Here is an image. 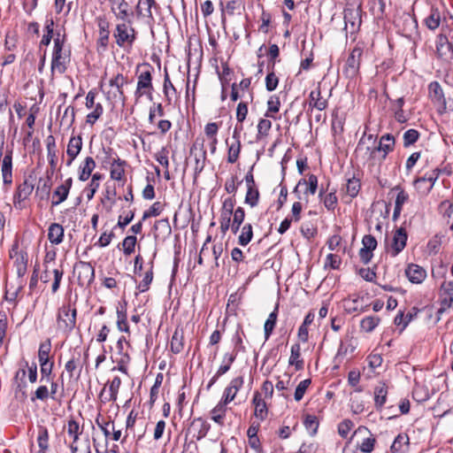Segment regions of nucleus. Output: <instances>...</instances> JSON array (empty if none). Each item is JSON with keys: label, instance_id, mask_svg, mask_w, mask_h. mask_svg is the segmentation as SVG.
Instances as JSON below:
<instances>
[{"label": "nucleus", "instance_id": "obj_7", "mask_svg": "<svg viewBox=\"0 0 453 453\" xmlns=\"http://www.w3.org/2000/svg\"><path fill=\"white\" fill-rule=\"evenodd\" d=\"M73 273L81 287H88L95 280V268L89 262H77L73 266Z\"/></svg>", "mask_w": 453, "mask_h": 453}, {"label": "nucleus", "instance_id": "obj_53", "mask_svg": "<svg viewBox=\"0 0 453 453\" xmlns=\"http://www.w3.org/2000/svg\"><path fill=\"white\" fill-rule=\"evenodd\" d=\"M50 350H51V342L50 339H47L45 342H42L39 346V349H38L39 363L50 362L49 355H50Z\"/></svg>", "mask_w": 453, "mask_h": 453}, {"label": "nucleus", "instance_id": "obj_32", "mask_svg": "<svg viewBox=\"0 0 453 453\" xmlns=\"http://www.w3.org/2000/svg\"><path fill=\"white\" fill-rule=\"evenodd\" d=\"M288 365H294L296 371L303 369L304 362L301 358V346L299 343H295L291 346Z\"/></svg>", "mask_w": 453, "mask_h": 453}, {"label": "nucleus", "instance_id": "obj_41", "mask_svg": "<svg viewBox=\"0 0 453 453\" xmlns=\"http://www.w3.org/2000/svg\"><path fill=\"white\" fill-rule=\"evenodd\" d=\"M156 5L155 0H139L136 5L137 16L152 18L151 8Z\"/></svg>", "mask_w": 453, "mask_h": 453}, {"label": "nucleus", "instance_id": "obj_6", "mask_svg": "<svg viewBox=\"0 0 453 453\" xmlns=\"http://www.w3.org/2000/svg\"><path fill=\"white\" fill-rule=\"evenodd\" d=\"M397 27L402 35L416 43L420 39L416 18L410 13H403L397 20Z\"/></svg>", "mask_w": 453, "mask_h": 453}, {"label": "nucleus", "instance_id": "obj_38", "mask_svg": "<svg viewBox=\"0 0 453 453\" xmlns=\"http://www.w3.org/2000/svg\"><path fill=\"white\" fill-rule=\"evenodd\" d=\"M278 311H279V304H276V306L274 307V310L269 314L267 319L265 322L264 332H265V341H267L270 338V336L273 334V331L274 330V327L277 323Z\"/></svg>", "mask_w": 453, "mask_h": 453}, {"label": "nucleus", "instance_id": "obj_36", "mask_svg": "<svg viewBox=\"0 0 453 453\" xmlns=\"http://www.w3.org/2000/svg\"><path fill=\"white\" fill-rule=\"evenodd\" d=\"M307 177V179H300L298 181V186L306 187L303 192L305 196L315 195L319 187L318 177L313 173L308 174Z\"/></svg>", "mask_w": 453, "mask_h": 453}, {"label": "nucleus", "instance_id": "obj_4", "mask_svg": "<svg viewBox=\"0 0 453 453\" xmlns=\"http://www.w3.org/2000/svg\"><path fill=\"white\" fill-rule=\"evenodd\" d=\"M136 71L139 72V74L134 96L138 100L142 97V92L148 89L154 90L152 83L154 67L150 64L144 62L137 65Z\"/></svg>", "mask_w": 453, "mask_h": 453}, {"label": "nucleus", "instance_id": "obj_9", "mask_svg": "<svg viewBox=\"0 0 453 453\" xmlns=\"http://www.w3.org/2000/svg\"><path fill=\"white\" fill-rule=\"evenodd\" d=\"M236 200L234 196L226 198L222 203L220 209L219 224L220 232L225 235L230 228L232 222L233 210L234 209Z\"/></svg>", "mask_w": 453, "mask_h": 453}, {"label": "nucleus", "instance_id": "obj_18", "mask_svg": "<svg viewBox=\"0 0 453 453\" xmlns=\"http://www.w3.org/2000/svg\"><path fill=\"white\" fill-rule=\"evenodd\" d=\"M436 53L438 58L449 62L453 60V50L446 36H439L436 42Z\"/></svg>", "mask_w": 453, "mask_h": 453}, {"label": "nucleus", "instance_id": "obj_50", "mask_svg": "<svg viewBox=\"0 0 453 453\" xmlns=\"http://www.w3.org/2000/svg\"><path fill=\"white\" fill-rule=\"evenodd\" d=\"M280 101L278 96H271L267 102V110L265 113V118L276 119L274 113L280 111Z\"/></svg>", "mask_w": 453, "mask_h": 453}, {"label": "nucleus", "instance_id": "obj_39", "mask_svg": "<svg viewBox=\"0 0 453 453\" xmlns=\"http://www.w3.org/2000/svg\"><path fill=\"white\" fill-rule=\"evenodd\" d=\"M171 351L179 354L184 349V335L183 331L176 329L172 336L170 342Z\"/></svg>", "mask_w": 453, "mask_h": 453}, {"label": "nucleus", "instance_id": "obj_1", "mask_svg": "<svg viewBox=\"0 0 453 453\" xmlns=\"http://www.w3.org/2000/svg\"><path fill=\"white\" fill-rule=\"evenodd\" d=\"M71 47L66 45L65 35L57 32L50 63L51 73L64 74L71 63Z\"/></svg>", "mask_w": 453, "mask_h": 453}, {"label": "nucleus", "instance_id": "obj_26", "mask_svg": "<svg viewBox=\"0 0 453 453\" xmlns=\"http://www.w3.org/2000/svg\"><path fill=\"white\" fill-rule=\"evenodd\" d=\"M197 147L196 144H194L190 148V154L195 156V175L199 174L202 173L205 166V160H206V151L203 149V144H201V148L199 149V151L196 152Z\"/></svg>", "mask_w": 453, "mask_h": 453}, {"label": "nucleus", "instance_id": "obj_12", "mask_svg": "<svg viewBox=\"0 0 453 453\" xmlns=\"http://www.w3.org/2000/svg\"><path fill=\"white\" fill-rule=\"evenodd\" d=\"M12 155L13 150L7 149L2 159L1 173L3 182L7 187H10L12 183Z\"/></svg>", "mask_w": 453, "mask_h": 453}, {"label": "nucleus", "instance_id": "obj_8", "mask_svg": "<svg viewBox=\"0 0 453 453\" xmlns=\"http://www.w3.org/2000/svg\"><path fill=\"white\" fill-rule=\"evenodd\" d=\"M113 36L117 45L120 48L132 47L136 38L134 29L125 22L116 26Z\"/></svg>", "mask_w": 453, "mask_h": 453}, {"label": "nucleus", "instance_id": "obj_54", "mask_svg": "<svg viewBox=\"0 0 453 453\" xmlns=\"http://www.w3.org/2000/svg\"><path fill=\"white\" fill-rule=\"evenodd\" d=\"M361 188L360 180L355 177L348 179L346 184V193L351 197H356Z\"/></svg>", "mask_w": 453, "mask_h": 453}, {"label": "nucleus", "instance_id": "obj_15", "mask_svg": "<svg viewBox=\"0 0 453 453\" xmlns=\"http://www.w3.org/2000/svg\"><path fill=\"white\" fill-rule=\"evenodd\" d=\"M73 185V179H66L61 185L58 186L52 195V206H58L66 200Z\"/></svg>", "mask_w": 453, "mask_h": 453}, {"label": "nucleus", "instance_id": "obj_10", "mask_svg": "<svg viewBox=\"0 0 453 453\" xmlns=\"http://www.w3.org/2000/svg\"><path fill=\"white\" fill-rule=\"evenodd\" d=\"M408 234L403 226L397 228L392 237L391 243L387 247V252L391 257H396L406 247Z\"/></svg>", "mask_w": 453, "mask_h": 453}, {"label": "nucleus", "instance_id": "obj_3", "mask_svg": "<svg viewBox=\"0 0 453 453\" xmlns=\"http://www.w3.org/2000/svg\"><path fill=\"white\" fill-rule=\"evenodd\" d=\"M56 322L59 331L66 334H71L75 328L77 322L75 304H72L70 301L64 303L58 310Z\"/></svg>", "mask_w": 453, "mask_h": 453}, {"label": "nucleus", "instance_id": "obj_51", "mask_svg": "<svg viewBox=\"0 0 453 453\" xmlns=\"http://www.w3.org/2000/svg\"><path fill=\"white\" fill-rule=\"evenodd\" d=\"M236 358V353H225L222 365L218 369V375H223L230 370L232 364Z\"/></svg>", "mask_w": 453, "mask_h": 453}, {"label": "nucleus", "instance_id": "obj_2", "mask_svg": "<svg viewBox=\"0 0 453 453\" xmlns=\"http://www.w3.org/2000/svg\"><path fill=\"white\" fill-rule=\"evenodd\" d=\"M8 255L12 263V267L16 271L18 280H24L23 278L27 272L29 256L27 247L23 245V240L18 235H15Z\"/></svg>", "mask_w": 453, "mask_h": 453}, {"label": "nucleus", "instance_id": "obj_11", "mask_svg": "<svg viewBox=\"0 0 453 453\" xmlns=\"http://www.w3.org/2000/svg\"><path fill=\"white\" fill-rule=\"evenodd\" d=\"M361 8L360 5L357 8L354 7H346L344 9V21H345V28L350 29V33H355L358 30L361 25Z\"/></svg>", "mask_w": 453, "mask_h": 453}, {"label": "nucleus", "instance_id": "obj_64", "mask_svg": "<svg viewBox=\"0 0 453 453\" xmlns=\"http://www.w3.org/2000/svg\"><path fill=\"white\" fill-rule=\"evenodd\" d=\"M439 212L444 218L449 219L453 214V203L444 200L439 204Z\"/></svg>", "mask_w": 453, "mask_h": 453}, {"label": "nucleus", "instance_id": "obj_37", "mask_svg": "<svg viewBox=\"0 0 453 453\" xmlns=\"http://www.w3.org/2000/svg\"><path fill=\"white\" fill-rule=\"evenodd\" d=\"M163 93L167 104L170 105L172 104L173 96L177 95V90L170 80L166 68H165Z\"/></svg>", "mask_w": 453, "mask_h": 453}, {"label": "nucleus", "instance_id": "obj_17", "mask_svg": "<svg viewBox=\"0 0 453 453\" xmlns=\"http://www.w3.org/2000/svg\"><path fill=\"white\" fill-rule=\"evenodd\" d=\"M34 190V185L25 180L17 188V190L13 196V203L16 208H21V202L25 201L29 197Z\"/></svg>", "mask_w": 453, "mask_h": 453}, {"label": "nucleus", "instance_id": "obj_20", "mask_svg": "<svg viewBox=\"0 0 453 453\" xmlns=\"http://www.w3.org/2000/svg\"><path fill=\"white\" fill-rule=\"evenodd\" d=\"M395 140V137L390 134H383L380 139L379 145L374 148L372 153L382 152L381 157L385 159L388 154L394 150Z\"/></svg>", "mask_w": 453, "mask_h": 453}, {"label": "nucleus", "instance_id": "obj_57", "mask_svg": "<svg viewBox=\"0 0 453 453\" xmlns=\"http://www.w3.org/2000/svg\"><path fill=\"white\" fill-rule=\"evenodd\" d=\"M303 425L305 428L310 432L311 435L313 436L318 432L319 423L316 416L308 414L304 418Z\"/></svg>", "mask_w": 453, "mask_h": 453}, {"label": "nucleus", "instance_id": "obj_16", "mask_svg": "<svg viewBox=\"0 0 453 453\" xmlns=\"http://www.w3.org/2000/svg\"><path fill=\"white\" fill-rule=\"evenodd\" d=\"M441 308L440 311L453 306V280L443 281L440 288Z\"/></svg>", "mask_w": 453, "mask_h": 453}, {"label": "nucleus", "instance_id": "obj_61", "mask_svg": "<svg viewBox=\"0 0 453 453\" xmlns=\"http://www.w3.org/2000/svg\"><path fill=\"white\" fill-rule=\"evenodd\" d=\"M370 10L374 16L381 18L385 12L386 4L384 0H371Z\"/></svg>", "mask_w": 453, "mask_h": 453}, {"label": "nucleus", "instance_id": "obj_24", "mask_svg": "<svg viewBox=\"0 0 453 453\" xmlns=\"http://www.w3.org/2000/svg\"><path fill=\"white\" fill-rule=\"evenodd\" d=\"M233 139L234 142L229 145L227 153V162L230 164L237 162L242 149L241 140H239L238 127H235L234 129Z\"/></svg>", "mask_w": 453, "mask_h": 453}, {"label": "nucleus", "instance_id": "obj_28", "mask_svg": "<svg viewBox=\"0 0 453 453\" xmlns=\"http://www.w3.org/2000/svg\"><path fill=\"white\" fill-rule=\"evenodd\" d=\"M252 403L255 406L254 415L260 420H265L268 414V409L261 394L256 391L253 395Z\"/></svg>", "mask_w": 453, "mask_h": 453}, {"label": "nucleus", "instance_id": "obj_55", "mask_svg": "<svg viewBox=\"0 0 453 453\" xmlns=\"http://www.w3.org/2000/svg\"><path fill=\"white\" fill-rule=\"evenodd\" d=\"M322 203L327 211H334L338 204L336 190L334 189L333 191L325 195L324 199L322 200Z\"/></svg>", "mask_w": 453, "mask_h": 453}, {"label": "nucleus", "instance_id": "obj_48", "mask_svg": "<svg viewBox=\"0 0 453 453\" xmlns=\"http://www.w3.org/2000/svg\"><path fill=\"white\" fill-rule=\"evenodd\" d=\"M442 173V170L440 169V168H434V170H432L431 172L429 173H425L424 176L422 177H419L418 178L415 182H425V181H428L430 183V186L428 188V191H430L435 181L437 180V179L439 178L440 174Z\"/></svg>", "mask_w": 453, "mask_h": 453}, {"label": "nucleus", "instance_id": "obj_31", "mask_svg": "<svg viewBox=\"0 0 453 453\" xmlns=\"http://www.w3.org/2000/svg\"><path fill=\"white\" fill-rule=\"evenodd\" d=\"M96 167V162L91 157H85L84 161L79 167V180L86 181L90 177L93 170Z\"/></svg>", "mask_w": 453, "mask_h": 453}, {"label": "nucleus", "instance_id": "obj_44", "mask_svg": "<svg viewBox=\"0 0 453 453\" xmlns=\"http://www.w3.org/2000/svg\"><path fill=\"white\" fill-rule=\"evenodd\" d=\"M253 238V226L250 223L244 224L241 228V234L238 236V243L241 246H247Z\"/></svg>", "mask_w": 453, "mask_h": 453}, {"label": "nucleus", "instance_id": "obj_5", "mask_svg": "<svg viewBox=\"0 0 453 453\" xmlns=\"http://www.w3.org/2000/svg\"><path fill=\"white\" fill-rule=\"evenodd\" d=\"M364 52L362 43H357L350 51L345 65L343 67V74L349 79H354L359 73L361 59Z\"/></svg>", "mask_w": 453, "mask_h": 453}, {"label": "nucleus", "instance_id": "obj_63", "mask_svg": "<svg viewBox=\"0 0 453 453\" xmlns=\"http://www.w3.org/2000/svg\"><path fill=\"white\" fill-rule=\"evenodd\" d=\"M137 239L134 235H128L125 237L122 242L123 252L125 255L129 256L134 251Z\"/></svg>", "mask_w": 453, "mask_h": 453}, {"label": "nucleus", "instance_id": "obj_13", "mask_svg": "<svg viewBox=\"0 0 453 453\" xmlns=\"http://www.w3.org/2000/svg\"><path fill=\"white\" fill-rule=\"evenodd\" d=\"M127 83V78L125 77L122 73H118L114 77H112L109 81V85L111 88H116V92L108 91L107 92V98L108 99H110L111 97L117 98V96H119V98L123 103H125L127 98H126V95H125L124 90H123V87Z\"/></svg>", "mask_w": 453, "mask_h": 453}, {"label": "nucleus", "instance_id": "obj_19", "mask_svg": "<svg viewBox=\"0 0 453 453\" xmlns=\"http://www.w3.org/2000/svg\"><path fill=\"white\" fill-rule=\"evenodd\" d=\"M127 162L117 157L111 162L110 176L111 180L125 182L126 166Z\"/></svg>", "mask_w": 453, "mask_h": 453}, {"label": "nucleus", "instance_id": "obj_14", "mask_svg": "<svg viewBox=\"0 0 453 453\" xmlns=\"http://www.w3.org/2000/svg\"><path fill=\"white\" fill-rule=\"evenodd\" d=\"M243 383H244V380H243V378L242 376H238V377L234 378L230 381L229 385L225 388L223 395H222L220 401L223 403H226V404H228L232 401H234V399L236 396L237 392L243 386Z\"/></svg>", "mask_w": 453, "mask_h": 453}, {"label": "nucleus", "instance_id": "obj_35", "mask_svg": "<svg viewBox=\"0 0 453 453\" xmlns=\"http://www.w3.org/2000/svg\"><path fill=\"white\" fill-rule=\"evenodd\" d=\"M388 387L381 382L374 388V405L378 411L381 410L387 401Z\"/></svg>", "mask_w": 453, "mask_h": 453}, {"label": "nucleus", "instance_id": "obj_47", "mask_svg": "<svg viewBox=\"0 0 453 453\" xmlns=\"http://www.w3.org/2000/svg\"><path fill=\"white\" fill-rule=\"evenodd\" d=\"M109 397H105L104 402H115L118 398L119 389L121 385V379L119 376H115L109 382Z\"/></svg>", "mask_w": 453, "mask_h": 453}, {"label": "nucleus", "instance_id": "obj_34", "mask_svg": "<svg viewBox=\"0 0 453 453\" xmlns=\"http://www.w3.org/2000/svg\"><path fill=\"white\" fill-rule=\"evenodd\" d=\"M191 426L196 431V434L195 436L197 441L204 438L211 429V425L203 418H194L191 423Z\"/></svg>", "mask_w": 453, "mask_h": 453}, {"label": "nucleus", "instance_id": "obj_58", "mask_svg": "<svg viewBox=\"0 0 453 453\" xmlns=\"http://www.w3.org/2000/svg\"><path fill=\"white\" fill-rule=\"evenodd\" d=\"M103 179V174L96 173L92 175V179L88 184L89 191L87 193V198L92 199L99 188V181Z\"/></svg>", "mask_w": 453, "mask_h": 453}, {"label": "nucleus", "instance_id": "obj_23", "mask_svg": "<svg viewBox=\"0 0 453 453\" xmlns=\"http://www.w3.org/2000/svg\"><path fill=\"white\" fill-rule=\"evenodd\" d=\"M111 11L119 19L128 20L129 16L133 14L129 10V4L125 0H111Z\"/></svg>", "mask_w": 453, "mask_h": 453}, {"label": "nucleus", "instance_id": "obj_22", "mask_svg": "<svg viewBox=\"0 0 453 453\" xmlns=\"http://www.w3.org/2000/svg\"><path fill=\"white\" fill-rule=\"evenodd\" d=\"M327 99L321 96L320 84L317 88L311 91L309 95V106L319 111H324L327 108Z\"/></svg>", "mask_w": 453, "mask_h": 453}, {"label": "nucleus", "instance_id": "obj_21", "mask_svg": "<svg viewBox=\"0 0 453 453\" xmlns=\"http://www.w3.org/2000/svg\"><path fill=\"white\" fill-rule=\"evenodd\" d=\"M428 95L434 104L443 108L446 107V99L443 89L438 81H432L428 85Z\"/></svg>", "mask_w": 453, "mask_h": 453}, {"label": "nucleus", "instance_id": "obj_42", "mask_svg": "<svg viewBox=\"0 0 453 453\" xmlns=\"http://www.w3.org/2000/svg\"><path fill=\"white\" fill-rule=\"evenodd\" d=\"M81 353L77 352L76 355H73V357L68 360L65 365V371L69 374V378H73L74 375V372L79 368L78 377L81 372V365L80 364Z\"/></svg>", "mask_w": 453, "mask_h": 453}, {"label": "nucleus", "instance_id": "obj_56", "mask_svg": "<svg viewBox=\"0 0 453 453\" xmlns=\"http://www.w3.org/2000/svg\"><path fill=\"white\" fill-rule=\"evenodd\" d=\"M420 134L418 130L411 128L404 132L403 135V147L408 148L414 144L419 139Z\"/></svg>", "mask_w": 453, "mask_h": 453}, {"label": "nucleus", "instance_id": "obj_30", "mask_svg": "<svg viewBox=\"0 0 453 453\" xmlns=\"http://www.w3.org/2000/svg\"><path fill=\"white\" fill-rule=\"evenodd\" d=\"M441 20V12L438 7L432 5L429 14L425 19L424 22L426 27L430 30H435L439 27Z\"/></svg>", "mask_w": 453, "mask_h": 453}, {"label": "nucleus", "instance_id": "obj_27", "mask_svg": "<svg viewBox=\"0 0 453 453\" xmlns=\"http://www.w3.org/2000/svg\"><path fill=\"white\" fill-rule=\"evenodd\" d=\"M410 438L407 434L401 433L394 440L390 451L391 453H406L409 451Z\"/></svg>", "mask_w": 453, "mask_h": 453}, {"label": "nucleus", "instance_id": "obj_59", "mask_svg": "<svg viewBox=\"0 0 453 453\" xmlns=\"http://www.w3.org/2000/svg\"><path fill=\"white\" fill-rule=\"evenodd\" d=\"M37 442L40 449L47 450L49 449V432L45 426H40Z\"/></svg>", "mask_w": 453, "mask_h": 453}, {"label": "nucleus", "instance_id": "obj_40", "mask_svg": "<svg viewBox=\"0 0 453 453\" xmlns=\"http://www.w3.org/2000/svg\"><path fill=\"white\" fill-rule=\"evenodd\" d=\"M82 138L81 135L72 136L68 142L66 155L67 157L78 156L82 149Z\"/></svg>", "mask_w": 453, "mask_h": 453}, {"label": "nucleus", "instance_id": "obj_49", "mask_svg": "<svg viewBox=\"0 0 453 453\" xmlns=\"http://www.w3.org/2000/svg\"><path fill=\"white\" fill-rule=\"evenodd\" d=\"M272 128V121L267 119H260L257 124V141H260L269 134Z\"/></svg>", "mask_w": 453, "mask_h": 453}, {"label": "nucleus", "instance_id": "obj_45", "mask_svg": "<svg viewBox=\"0 0 453 453\" xmlns=\"http://www.w3.org/2000/svg\"><path fill=\"white\" fill-rule=\"evenodd\" d=\"M99 27V38L97 41V44L102 47L103 49H105L108 44L109 41V24L105 20L99 21L98 24Z\"/></svg>", "mask_w": 453, "mask_h": 453}, {"label": "nucleus", "instance_id": "obj_60", "mask_svg": "<svg viewBox=\"0 0 453 453\" xmlns=\"http://www.w3.org/2000/svg\"><path fill=\"white\" fill-rule=\"evenodd\" d=\"M311 380L306 379V380H302L297 385L296 391H295V395H294L295 400L296 402H299L303 398V395H305V393H306L308 388L311 386Z\"/></svg>", "mask_w": 453, "mask_h": 453}, {"label": "nucleus", "instance_id": "obj_29", "mask_svg": "<svg viewBox=\"0 0 453 453\" xmlns=\"http://www.w3.org/2000/svg\"><path fill=\"white\" fill-rule=\"evenodd\" d=\"M227 411V404L219 401L217 405L211 411V419L219 426H225V418Z\"/></svg>", "mask_w": 453, "mask_h": 453}, {"label": "nucleus", "instance_id": "obj_46", "mask_svg": "<svg viewBox=\"0 0 453 453\" xmlns=\"http://www.w3.org/2000/svg\"><path fill=\"white\" fill-rule=\"evenodd\" d=\"M380 322V319L378 316H367L360 321V328L366 333H371L378 326Z\"/></svg>", "mask_w": 453, "mask_h": 453}, {"label": "nucleus", "instance_id": "obj_52", "mask_svg": "<svg viewBox=\"0 0 453 453\" xmlns=\"http://www.w3.org/2000/svg\"><path fill=\"white\" fill-rule=\"evenodd\" d=\"M259 197H260V194H259V190L257 188V187H255V188H247V193H246V196H245V203L249 204L250 207H256L257 204H258V202H259Z\"/></svg>", "mask_w": 453, "mask_h": 453}, {"label": "nucleus", "instance_id": "obj_25", "mask_svg": "<svg viewBox=\"0 0 453 453\" xmlns=\"http://www.w3.org/2000/svg\"><path fill=\"white\" fill-rule=\"evenodd\" d=\"M405 275L411 283L419 284L426 279V273L421 266L411 264L405 270Z\"/></svg>", "mask_w": 453, "mask_h": 453}, {"label": "nucleus", "instance_id": "obj_33", "mask_svg": "<svg viewBox=\"0 0 453 453\" xmlns=\"http://www.w3.org/2000/svg\"><path fill=\"white\" fill-rule=\"evenodd\" d=\"M64 228L58 223H52L49 226L48 230V239L49 241L55 245L60 244L64 239Z\"/></svg>", "mask_w": 453, "mask_h": 453}, {"label": "nucleus", "instance_id": "obj_43", "mask_svg": "<svg viewBox=\"0 0 453 453\" xmlns=\"http://www.w3.org/2000/svg\"><path fill=\"white\" fill-rule=\"evenodd\" d=\"M82 427L80 426L79 423L74 418H70L67 422L66 431L72 441L77 442L80 439V435L82 434Z\"/></svg>", "mask_w": 453, "mask_h": 453}, {"label": "nucleus", "instance_id": "obj_62", "mask_svg": "<svg viewBox=\"0 0 453 453\" xmlns=\"http://www.w3.org/2000/svg\"><path fill=\"white\" fill-rule=\"evenodd\" d=\"M93 108L94 111L88 113L86 117V122L91 126H93L104 113V107L102 104L97 103Z\"/></svg>", "mask_w": 453, "mask_h": 453}]
</instances>
